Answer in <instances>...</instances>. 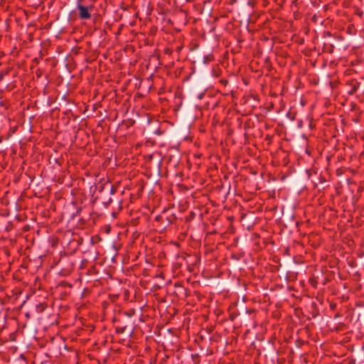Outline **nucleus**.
<instances>
[{"label": "nucleus", "mask_w": 364, "mask_h": 364, "mask_svg": "<svg viewBox=\"0 0 364 364\" xmlns=\"http://www.w3.org/2000/svg\"><path fill=\"white\" fill-rule=\"evenodd\" d=\"M79 16L82 19H89L91 16L90 10L87 7L82 5H78Z\"/></svg>", "instance_id": "f257e3e1"}]
</instances>
